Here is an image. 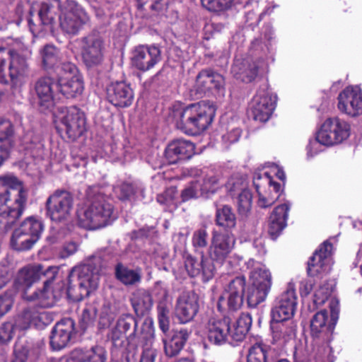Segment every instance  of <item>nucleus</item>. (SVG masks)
Returning <instances> with one entry per match:
<instances>
[{
    "label": "nucleus",
    "mask_w": 362,
    "mask_h": 362,
    "mask_svg": "<svg viewBox=\"0 0 362 362\" xmlns=\"http://www.w3.org/2000/svg\"><path fill=\"white\" fill-rule=\"evenodd\" d=\"M58 273L57 267L47 268L45 273L47 279L44 282L43 289L26 297L28 300L34 301L35 304L25 308L19 315L17 325L21 329H25L31 326L42 329L52 322V315L43 308L52 307L55 304L57 297L51 289V285Z\"/></svg>",
    "instance_id": "1"
},
{
    "label": "nucleus",
    "mask_w": 362,
    "mask_h": 362,
    "mask_svg": "<svg viewBox=\"0 0 362 362\" xmlns=\"http://www.w3.org/2000/svg\"><path fill=\"white\" fill-rule=\"evenodd\" d=\"M98 267L92 263L75 267L68 279L67 294L75 300H81L95 291L99 285Z\"/></svg>",
    "instance_id": "2"
},
{
    "label": "nucleus",
    "mask_w": 362,
    "mask_h": 362,
    "mask_svg": "<svg viewBox=\"0 0 362 362\" xmlns=\"http://www.w3.org/2000/svg\"><path fill=\"white\" fill-rule=\"evenodd\" d=\"M95 192L90 189L88 192L90 204L83 214L79 215L81 226L90 230L105 227L116 218L112 205L106 200L103 194H92Z\"/></svg>",
    "instance_id": "3"
},
{
    "label": "nucleus",
    "mask_w": 362,
    "mask_h": 362,
    "mask_svg": "<svg viewBox=\"0 0 362 362\" xmlns=\"http://www.w3.org/2000/svg\"><path fill=\"white\" fill-rule=\"evenodd\" d=\"M214 115V108L204 101L194 103L182 111L177 125L185 134H198L210 125Z\"/></svg>",
    "instance_id": "4"
},
{
    "label": "nucleus",
    "mask_w": 362,
    "mask_h": 362,
    "mask_svg": "<svg viewBox=\"0 0 362 362\" xmlns=\"http://www.w3.org/2000/svg\"><path fill=\"white\" fill-rule=\"evenodd\" d=\"M250 269L251 286L247 291V303L250 307H256L267 298L272 286V276L264 264L250 258L245 263Z\"/></svg>",
    "instance_id": "5"
},
{
    "label": "nucleus",
    "mask_w": 362,
    "mask_h": 362,
    "mask_svg": "<svg viewBox=\"0 0 362 362\" xmlns=\"http://www.w3.org/2000/svg\"><path fill=\"white\" fill-rule=\"evenodd\" d=\"M351 124L338 117L327 119L317 132L315 141H310L306 147L307 155L313 157L317 153L313 152V148L317 143L325 146H333L343 143L351 135Z\"/></svg>",
    "instance_id": "6"
},
{
    "label": "nucleus",
    "mask_w": 362,
    "mask_h": 362,
    "mask_svg": "<svg viewBox=\"0 0 362 362\" xmlns=\"http://www.w3.org/2000/svg\"><path fill=\"white\" fill-rule=\"evenodd\" d=\"M54 117L58 132L65 133L71 140L81 136L86 130L85 115L76 106L62 107Z\"/></svg>",
    "instance_id": "7"
},
{
    "label": "nucleus",
    "mask_w": 362,
    "mask_h": 362,
    "mask_svg": "<svg viewBox=\"0 0 362 362\" xmlns=\"http://www.w3.org/2000/svg\"><path fill=\"white\" fill-rule=\"evenodd\" d=\"M57 75V86L66 98L80 96L84 90L82 75L76 66L71 62H64Z\"/></svg>",
    "instance_id": "8"
},
{
    "label": "nucleus",
    "mask_w": 362,
    "mask_h": 362,
    "mask_svg": "<svg viewBox=\"0 0 362 362\" xmlns=\"http://www.w3.org/2000/svg\"><path fill=\"white\" fill-rule=\"evenodd\" d=\"M59 8L61 11L59 25L67 34H76L82 25L89 21L88 13L75 0H66L59 4Z\"/></svg>",
    "instance_id": "9"
},
{
    "label": "nucleus",
    "mask_w": 362,
    "mask_h": 362,
    "mask_svg": "<svg viewBox=\"0 0 362 362\" xmlns=\"http://www.w3.org/2000/svg\"><path fill=\"white\" fill-rule=\"evenodd\" d=\"M246 279L238 276L231 279L223 287L222 294L217 302V309L221 313L226 310L235 311L240 309L244 302Z\"/></svg>",
    "instance_id": "10"
},
{
    "label": "nucleus",
    "mask_w": 362,
    "mask_h": 362,
    "mask_svg": "<svg viewBox=\"0 0 362 362\" xmlns=\"http://www.w3.org/2000/svg\"><path fill=\"white\" fill-rule=\"evenodd\" d=\"M74 199L66 190H56L46 201V214L56 223L66 221L71 216Z\"/></svg>",
    "instance_id": "11"
},
{
    "label": "nucleus",
    "mask_w": 362,
    "mask_h": 362,
    "mask_svg": "<svg viewBox=\"0 0 362 362\" xmlns=\"http://www.w3.org/2000/svg\"><path fill=\"white\" fill-rule=\"evenodd\" d=\"M276 98V95L266 84L260 87L250 105L251 115L254 120L267 122L275 109Z\"/></svg>",
    "instance_id": "12"
},
{
    "label": "nucleus",
    "mask_w": 362,
    "mask_h": 362,
    "mask_svg": "<svg viewBox=\"0 0 362 362\" xmlns=\"http://www.w3.org/2000/svg\"><path fill=\"white\" fill-rule=\"evenodd\" d=\"M253 184L258 194L257 205L259 207H269L279 199L281 185L273 181L267 173L256 175Z\"/></svg>",
    "instance_id": "13"
},
{
    "label": "nucleus",
    "mask_w": 362,
    "mask_h": 362,
    "mask_svg": "<svg viewBox=\"0 0 362 362\" xmlns=\"http://www.w3.org/2000/svg\"><path fill=\"white\" fill-rule=\"evenodd\" d=\"M297 305V298L294 285L288 284L286 291L276 298L271 310L272 320H292Z\"/></svg>",
    "instance_id": "14"
},
{
    "label": "nucleus",
    "mask_w": 362,
    "mask_h": 362,
    "mask_svg": "<svg viewBox=\"0 0 362 362\" xmlns=\"http://www.w3.org/2000/svg\"><path fill=\"white\" fill-rule=\"evenodd\" d=\"M235 240L230 233L214 230L208 248V256L216 264H223L233 250Z\"/></svg>",
    "instance_id": "15"
},
{
    "label": "nucleus",
    "mask_w": 362,
    "mask_h": 362,
    "mask_svg": "<svg viewBox=\"0 0 362 362\" xmlns=\"http://www.w3.org/2000/svg\"><path fill=\"white\" fill-rule=\"evenodd\" d=\"M161 59V51L154 45H139L132 52V65L143 72L153 69Z\"/></svg>",
    "instance_id": "16"
},
{
    "label": "nucleus",
    "mask_w": 362,
    "mask_h": 362,
    "mask_svg": "<svg viewBox=\"0 0 362 362\" xmlns=\"http://www.w3.org/2000/svg\"><path fill=\"white\" fill-rule=\"evenodd\" d=\"M338 108L354 117L362 115V90L358 86H348L338 95Z\"/></svg>",
    "instance_id": "17"
},
{
    "label": "nucleus",
    "mask_w": 362,
    "mask_h": 362,
    "mask_svg": "<svg viewBox=\"0 0 362 362\" xmlns=\"http://www.w3.org/2000/svg\"><path fill=\"white\" fill-rule=\"evenodd\" d=\"M104 49L103 42L98 36L89 35L81 40V57L88 67L101 64L104 57Z\"/></svg>",
    "instance_id": "18"
},
{
    "label": "nucleus",
    "mask_w": 362,
    "mask_h": 362,
    "mask_svg": "<svg viewBox=\"0 0 362 362\" xmlns=\"http://www.w3.org/2000/svg\"><path fill=\"white\" fill-rule=\"evenodd\" d=\"M137 321L131 314L121 315L112 329L110 338L115 346H122L125 339L133 342L136 337Z\"/></svg>",
    "instance_id": "19"
},
{
    "label": "nucleus",
    "mask_w": 362,
    "mask_h": 362,
    "mask_svg": "<svg viewBox=\"0 0 362 362\" xmlns=\"http://www.w3.org/2000/svg\"><path fill=\"white\" fill-rule=\"evenodd\" d=\"M28 26L34 36L42 33H54L57 26V15L53 6L47 3L40 6L36 22L33 18L28 19Z\"/></svg>",
    "instance_id": "20"
},
{
    "label": "nucleus",
    "mask_w": 362,
    "mask_h": 362,
    "mask_svg": "<svg viewBox=\"0 0 362 362\" xmlns=\"http://www.w3.org/2000/svg\"><path fill=\"white\" fill-rule=\"evenodd\" d=\"M332 245L325 241L317 250L308 262V274L317 276L326 274L331 270V253Z\"/></svg>",
    "instance_id": "21"
},
{
    "label": "nucleus",
    "mask_w": 362,
    "mask_h": 362,
    "mask_svg": "<svg viewBox=\"0 0 362 362\" xmlns=\"http://www.w3.org/2000/svg\"><path fill=\"white\" fill-rule=\"evenodd\" d=\"M214 263L215 262L202 251L200 259L192 256L186 259L185 268L190 276H200L204 282H207L212 279L216 274V269Z\"/></svg>",
    "instance_id": "22"
},
{
    "label": "nucleus",
    "mask_w": 362,
    "mask_h": 362,
    "mask_svg": "<svg viewBox=\"0 0 362 362\" xmlns=\"http://www.w3.org/2000/svg\"><path fill=\"white\" fill-rule=\"evenodd\" d=\"M199 309L198 298L194 293H182L176 300L175 315L181 324L192 321Z\"/></svg>",
    "instance_id": "23"
},
{
    "label": "nucleus",
    "mask_w": 362,
    "mask_h": 362,
    "mask_svg": "<svg viewBox=\"0 0 362 362\" xmlns=\"http://www.w3.org/2000/svg\"><path fill=\"white\" fill-rule=\"evenodd\" d=\"M26 192H16L14 197V205L9 207L8 211L0 208V233H6L10 230L16 221L21 216L26 203Z\"/></svg>",
    "instance_id": "24"
},
{
    "label": "nucleus",
    "mask_w": 362,
    "mask_h": 362,
    "mask_svg": "<svg viewBox=\"0 0 362 362\" xmlns=\"http://www.w3.org/2000/svg\"><path fill=\"white\" fill-rule=\"evenodd\" d=\"M195 88L200 94H206L212 90L224 92L225 78L221 74L212 69H203L196 77Z\"/></svg>",
    "instance_id": "25"
},
{
    "label": "nucleus",
    "mask_w": 362,
    "mask_h": 362,
    "mask_svg": "<svg viewBox=\"0 0 362 362\" xmlns=\"http://www.w3.org/2000/svg\"><path fill=\"white\" fill-rule=\"evenodd\" d=\"M192 331L187 328L173 329L162 337L163 351L168 358L177 356L183 349L189 339Z\"/></svg>",
    "instance_id": "26"
},
{
    "label": "nucleus",
    "mask_w": 362,
    "mask_h": 362,
    "mask_svg": "<svg viewBox=\"0 0 362 362\" xmlns=\"http://www.w3.org/2000/svg\"><path fill=\"white\" fill-rule=\"evenodd\" d=\"M74 322L71 318H65L57 322L50 335V346L53 350H61L66 347L74 333Z\"/></svg>",
    "instance_id": "27"
},
{
    "label": "nucleus",
    "mask_w": 362,
    "mask_h": 362,
    "mask_svg": "<svg viewBox=\"0 0 362 362\" xmlns=\"http://www.w3.org/2000/svg\"><path fill=\"white\" fill-rule=\"evenodd\" d=\"M107 98L113 105L127 107L134 100V92L130 86L123 81L112 83L107 88Z\"/></svg>",
    "instance_id": "28"
},
{
    "label": "nucleus",
    "mask_w": 362,
    "mask_h": 362,
    "mask_svg": "<svg viewBox=\"0 0 362 362\" xmlns=\"http://www.w3.org/2000/svg\"><path fill=\"white\" fill-rule=\"evenodd\" d=\"M54 80L48 76L39 78L35 84V91L37 96L38 105L41 111L51 110L55 103L54 87Z\"/></svg>",
    "instance_id": "29"
},
{
    "label": "nucleus",
    "mask_w": 362,
    "mask_h": 362,
    "mask_svg": "<svg viewBox=\"0 0 362 362\" xmlns=\"http://www.w3.org/2000/svg\"><path fill=\"white\" fill-rule=\"evenodd\" d=\"M194 153V144L185 139L173 141L165 151V156L169 164H175L180 160L189 159Z\"/></svg>",
    "instance_id": "30"
},
{
    "label": "nucleus",
    "mask_w": 362,
    "mask_h": 362,
    "mask_svg": "<svg viewBox=\"0 0 362 362\" xmlns=\"http://www.w3.org/2000/svg\"><path fill=\"white\" fill-rule=\"evenodd\" d=\"M206 329L207 337L211 343L216 345L229 344L230 320L228 318H211Z\"/></svg>",
    "instance_id": "31"
},
{
    "label": "nucleus",
    "mask_w": 362,
    "mask_h": 362,
    "mask_svg": "<svg viewBox=\"0 0 362 362\" xmlns=\"http://www.w3.org/2000/svg\"><path fill=\"white\" fill-rule=\"evenodd\" d=\"M242 185L243 182L241 180H235L234 177H231L226 182V187L230 192H236L241 189V192L238 197V211L242 217H247L251 211L252 196L249 189L240 187Z\"/></svg>",
    "instance_id": "32"
},
{
    "label": "nucleus",
    "mask_w": 362,
    "mask_h": 362,
    "mask_svg": "<svg viewBox=\"0 0 362 362\" xmlns=\"http://www.w3.org/2000/svg\"><path fill=\"white\" fill-rule=\"evenodd\" d=\"M270 327L273 343L283 344L296 336V324L293 320H271Z\"/></svg>",
    "instance_id": "33"
},
{
    "label": "nucleus",
    "mask_w": 362,
    "mask_h": 362,
    "mask_svg": "<svg viewBox=\"0 0 362 362\" xmlns=\"http://www.w3.org/2000/svg\"><path fill=\"white\" fill-rule=\"evenodd\" d=\"M106 359L105 349L95 346L89 349H75L66 362H105Z\"/></svg>",
    "instance_id": "34"
},
{
    "label": "nucleus",
    "mask_w": 362,
    "mask_h": 362,
    "mask_svg": "<svg viewBox=\"0 0 362 362\" xmlns=\"http://www.w3.org/2000/svg\"><path fill=\"white\" fill-rule=\"evenodd\" d=\"M290 204L285 203L276 206L272 213L269 221L268 233L273 239L281 233L286 226Z\"/></svg>",
    "instance_id": "35"
},
{
    "label": "nucleus",
    "mask_w": 362,
    "mask_h": 362,
    "mask_svg": "<svg viewBox=\"0 0 362 362\" xmlns=\"http://www.w3.org/2000/svg\"><path fill=\"white\" fill-rule=\"evenodd\" d=\"M334 323L329 320V313L322 310L314 315L310 321V332L314 337H325L333 332Z\"/></svg>",
    "instance_id": "36"
},
{
    "label": "nucleus",
    "mask_w": 362,
    "mask_h": 362,
    "mask_svg": "<svg viewBox=\"0 0 362 362\" xmlns=\"http://www.w3.org/2000/svg\"><path fill=\"white\" fill-rule=\"evenodd\" d=\"M40 55L44 69L53 70L57 74L60 71L59 68L63 63H61V52L56 46L45 45L40 49Z\"/></svg>",
    "instance_id": "37"
},
{
    "label": "nucleus",
    "mask_w": 362,
    "mask_h": 362,
    "mask_svg": "<svg viewBox=\"0 0 362 362\" xmlns=\"http://www.w3.org/2000/svg\"><path fill=\"white\" fill-rule=\"evenodd\" d=\"M278 357L275 349L262 343H256L248 350L247 362H275Z\"/></svg>",
    "instance_id": "38"
},
{
    "label": "nucleus",
    "mask_w": 362,
    "mask_h": 362,
    "mask_svg": "<svg viewBox=\"0 0 362 362\" xmlns=\"http://www.w3.org/2000/svg\"><path fill=\"white\" fill-rule=\"evenodd\" d=\"M18 191L25 190L17 177L12 175L0 177V204H6Z\"/></svg>",
    "instance_id": "39"
},
{
    "label": "nucleus",
    "mask_w": 362,
    "mask_h": 362,
    "mask_svg": "<svg viewBox=\"0 0 362 362\" xmlns=\"http://www.w3.org/2000/svg\"><path fill=\"white\" fill-rule=\"evenodd\" d=\"M46 269L41 264L28 265L19 270L16 283L24 287H30L38 281L42 276H45Z\"/></svg>",
    "instance_id": "40"
},
{
    "label": "nucleus",
    "mask_w": 362,
    "mask_h": 362,
    "mask_svg": "<svg viewBox=\"0 0 362 362\" xmlns=\"http://www.w3.org/2000/svg\"><path fill=\"white\" fill-rule=\"evenodd\" d=\"M131 304L136 315L143 316L152 308V297L148 291L143 288L138 289L132 293Z\"/></svg>",
    "instance_id": "41"
},
{
    "label": "nucleus",
    "mask_w": 362,
    "mask_h": 362,
    "mask_svg": "<svg viewBox=\"0 0 362 362\" xmlns=\"http://www.w3.org/2000/svg\"><path fill=\"white\" fill-rule=\"evenodd\" d=\"M216 224L229 233L236 226L237 218L233 209L228 205L217 208L216 211Z\"/></svg>",
    "instance_id": "42"
},
{
    "label": "nucleus",
    "mask_w": 362,
    "mask_h": 362,
    "mask_svg": "<svg viewBox=\"0 0 362 362\" xmlns=\"http://www.w3.org/2000/svg\"><path fill=\"white\" fill-rule=\"evenodd\" d=\"M115 277L125 286H135L141 281L139 269H132L122 263H117L115 269Z\"/></svg>",
    "instance_id": "43"
},
{
    "label": "nucleus",
    "mask_w": 362,
    "mask_h": 362,
    "mask_svg": "<svg viewBox=\"0 0 362 362\" xmlns=\"http://www.w3.org/2000/svg\"><path fill=\"white\" fill-rule=\"evenodd\" d=\"M40 236L31 235L28 233H22L20 231L14 230L11 239V247L18 251L30 250L39 240Z\"/></svg>",
    "instance_id": "44"
},
{
    "label": "nucleus",
    "mask_w": 362,
    "mask_h": 362,
    "mask_svg": "<svg viewBox=\"0 0 362 362\" xmlns=\"http://www.w3.org/2000/svg\"><path fill=\"white\" fill-rule=\"evenodd\" d=\"M220 176L214 173L207 174L202 180H196L200 194L208 197L216 192L220 187Z\"/></svg>",
    "instance_id": "45"
},
{
    "label": "nucleus",
    "mask_w": 362,
    "mask_h": 362,
    "mask_svg": "<svg viewBox=\"0 0 362 362\" xmlns=\"http://www.w3.org/2000/svg\"><path fill=\"white\" fill-rule=\"evenodd\" d=\"M154 338V327L151 319H145L140 329L136 327V337L138 342L145 345L151 344Z\"/></svg>",
    "instance_id": "46"
},
{
    "label": "nucleus",
    "mask_w": 362,
    "mask_h": 362,
    "mask_svg": "<svg viewBox=\"0 0 362 362\" xmlns=\"http://www.w3.org/2000/svg\"><path fill=\"white\" fill-rule=\"evenodd\" d=\"M117 315L115 305L110 301L105 300L100 310L99 325L100 327H109Z\"/></svg>",
    "instance_id": "47"
},
{
    "label": "nucleus",
    "mask_w": 362,
    "mask_h": 362,
    "mask_svg": "<svg viewBox=\"0 0 362 362\" xmlns=\"http://www.w3.org/2000/svg\"><path fill=\"white\" fill-rule=\"evenodd\" d=\"M42 230L43 226L41 221L33 217L27 218L15 229V230L20 231L22 233H28L31 235H36L40 237Z\"/></svg>",
    "instance_id": "48"
},
{
    "label": "nucleus",
    "mask_w": 362,
    "mask_h": 362,
    "mask_svg": "<svg viewBox=\"0 0 362 362\" xmlns=\"http://www.w3.org/2000/svg\"><path fill=\"white\" fill-rule=\"evenodd\" d=\"M115 196L122 201L129 200L136 193L134 184L127 182H118L113 187Z\"/></svg>",
    "instance_id": "49"
},
{
    "label": "nucleus",
    "mask_w": 362,
    "mask_h": 362,
    "mask_svg": "<svg viewBox=\"0 0 362 362\" xmlns=\"http://www.w3.org/2000/svg\"><path fill=\"white\" fill-rule=\"evenodd\" d=\"M247 62L241 59H235L231 68V72L234 77L244 83H250L255 79L257 76L255 71H249L248 75L243 76V66H247Z\"/></svg>",
    "instance_id": "50"
},
{
    "label": "nucleus",
    "mask_w": 362,
    "mask_h": 362,
    "mask_svg": "<svg viewBox=\"0 0 362 362\" xmlns=\"http://www.w3.org/2000/svg\"><path fill=\"white\" fill-rule=\"evenodd\" d=\"M201 3L209 11L220 13L230 8L233 0H201Z\"/></svg>",
    "instance_id": "51"
},
{
    "label": "nucleus",
    "mask_w": 362,
    "mask_h": 362,
    "mask_svg": "<svg viewBox=\"0 0 362 362\" xmlns=\"http://www.w3.org/2000/svg\"><path fill=\"white\" fill-rule=\"evenodd\" d=\"M209 234L205 228L195 230L192 237V244L196 251L203 250L208 245Z\"/></svg>",
    "instance_id": "52"
},
{
    "label": "nucleus",
    "mask_w": 362,
    "mask_h": 362,
    "mask_svg": "<svg viewBox=\"0 0 362 362\" xmlns=\"http://www.w3.org/2000/svg\"><path fill=\"white\" fill-rule=\"evenodd\" d=\"M177 190L174 187L167 189L163 193L157 196V202L162 205H165L168 208H176L177 204L175 197Z\"/></svg>",
    "instance_id": "53"
},
{
    "label": "nucleus",
    "mask_w": 362,
    "mask_h": 362,
    "mask_svg": "<svg viewBox=\"0 0 362 362\" xmlns=\"http://www.w3.org/2000/svg\"><path fill=\"white\" fill-rule=\"evenodd\" d=\"M14 135V128L11 122L8 119H0V141H8V144H5L6 145H10L11 139Z\"/></svg>",
    "instance_id": "54"
},
{
    "label": "nucleus",
    "mask_w": 362,
    "mask_h": 362,
    "mask_svg": "<svg viewBox=\"0 0 362 362\" xmlns=\"http://www.w3.org/2000/svg\"><path fill=\"white\" fill-rule=\"evenodd\" d=\"M14 325L11 322L0 325V344H4L11 340L13 337Z\"/></svg>",
    "instance_id": "55"
},
{
    "label": "nucleus",
    "mask_w": 362,
    "mask_h": 362,
    "mask_svg": "<svg viewBox=\"0 0 362 362\" xmlns=\"http://www.w3.org/2000/svg\"><path fill=\"white\" fill-rule=\"evenodd\" d=\"M13 303V291H7L0 295V317L6 314Z\"/></svg>",
    "instance_id": "56"
},
{
    "label": "nucleus",
    "mask_w": 362,
    "mask_h": 362,
    "mask_svg": "<svg viewBox=\"0 0 362 362\" xmlns=\"http://www.w3.org/2000/svg\"><path fill=\"white\" fill-rule=\"evenodd\" d=\"M199 196L202 195L200 194V191L196 181L192 182L181 193L182 202H183L191 199L197 198Z\"/></svg>",
    "instance_id": "57"
},
{
    "label": "nucleus",
    "mask_w": 362,
    "mask_h": 362,
    "mask_svg": "<svg viewBox=\"0 0 362 362\" xmlns=\"http://www.w3.org/2000/svg\"><path fill=\"white\" fill-rule=\"evenodd\" d=\"M332 291V289L325 285L320 286L314 294L313 303L316 305L324 304L330 296Z\"/></svg>",
    "instance_id": "58"
},
{
    "label": "nucleus",
    "mask_w": 362,
    "mask_h": 362,
    "mask_svg": "<svg viewBox=\"0 0 362 362\" xmlns=\"http://www.w3.org/2000/svg\"><path fill=\"white\" fill-rule=\"evenodd\" d=\"M96 315V310L93 306L86 307L81 313V322L82 323V326L85 328L88 325H91Z\"/></svg>",
    "instance_id": "59"
},
{
    "label": "nucleus",
    "mask_w": 362,
    "mask_h": 362,
    "mask_svg": "<svg viewBox=\"0 0 362 362\" xmlns=\"http://www.w3.org/2000/svg\"><path fill=\"white\" fill-rule=\"evenodd\" d=\"M235 325L247 334L252 325L251 315L247 313H241L236 320Z\"/></svg>",
    "instance_id": "60"
},
{
    "label": "nucleus",
    "mask_w": 362,
    "mask_h": 362,
    "mask_svg": "<svg viewBox=\"0 0 362 362\" xmlns=\"http://www.w3.org/2000/svg\"><path fill=\"white\" fill-rule=\"evenodd\" d=\"M247 333L243 329H240L235 324L233 329L230 327L229 344L235 346L237 343L243 341Z\"/></svg>",
    "instance_id": "61"
},
{
    "label": "nucleus",
    "mask_w": 362,
    "mask_h": 362,
    "mask_svg": "<svg viewBox=\"0 0 362 362\" xmlns=\"http://www.w3.org/2000/svg\"><path fill=\"white\" fill-rule=\"evenodd\" d=\"M137 7L142 9L147 3H151L150 8L153 11H159L163 8V0H136Z\"/></svg>",
    "instance_id": "62"
},
{
    "label": "nucleus",
    "mask_w": 362,
    "mask_h": 362,
    "mask_svg": "<svg viewBox=\"0 0 362 362\" xmlns=\"http://www.w3.org/2000/svg\"><path fill=\"white\" fill-rule=\"evenodd\" d=\"M240 135L241 131L240 129H233L227 134L223 135L222 140L224 143L230 144L238 141Z\"/></svg>",
    "instance_id": "63"
},
{
    "label": "nucleus",
    "mask_w": 362,
    "mask_h": 362,
    "mask_svg": "<svg viewBox=\"0 0 362 362\" xmlns=\"http://www.w3.org/2000/svg\"><path fill=\"white\" fill-rule=\"evenodd\" d=\"M157 356V351L154 349H146L144 350L140 362H155Z\"/></svg>",
    "instance_id": "64"
}]
</instances>
